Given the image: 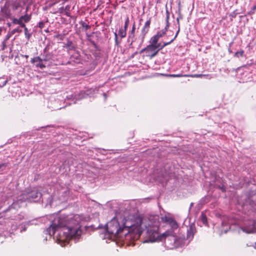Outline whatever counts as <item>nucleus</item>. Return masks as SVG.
Listing matches in <instances>:
<instances>
[{
  "label": "nucleus",
  "mask_w": 256,
  "mask_h": 256,
  "mask_svg": "<svg viewBox=\"0 0 256 256\" xmlns=\"http://www.w3.org/2000/svg\"><path fill=\"white\" fill-rule=\"evenodd\" d=\"M158 215L150 216L148 218H138L134 224H128V222L120 218L122 222L116 218H113L106 225L104 238L114 240L116 238L126 240L138 238L144 231L146 232V236L150 242H154L165 240L166 242H172V246L175 243L176 238L172 231L168 230L162 234L159 232V221Z\"/></svg>",
  "instance_id": "nucleus-1"
},
{
  "label": "nucleus",
  "mask_w": 256,
  "mask_h": 256,
  "mask_svg": "<svg viewBox=\"0 0 256 256\" xmlns=\"http://www.w3.org/2000/svg\"><path fill=\"white\" fill-rule=\"evenodd\" d=\"M80 222L81 218L78 214L70 218L64 216H58L54 218L50 226L44 232L46 234H48L52 236L57 230L62 228L63 236L60 234L58 240L62 246H64L68 244V240L74 239L76 242L80 237Z\"/></svg>",
  "instance_id": "nucleus-2"
},
{
  "label": "nucleus",
  "mask_w": 256,
  "mask_h": 256,
  "mask_svg": "<svg viewBox=\"0 0 256 256\" xmlns=\"http://www.w3.org/2000/svg\"><path fill=\"white\" fill-rule=\"evenodd\" d=\"M41 197V193L38 190L34 189L30 192L22 194L18 200L13 202L12 206L14 208H18L22 206L23 203L26 200L36 202L40 200Z\"/></svg>",
  "instance_id": "nucleus-3"
},
{
  "label": "nucleus",
  "mask_w": 256,
  "mask_h": 256,
  "mask_svg": "<svg viewBox=\"0 0 256 256\" xmlns=\"http://www.w3.org/2000/svg\"><path fill=\"white\" fill-rule=\"evenodd\" d=\"M168 45V43H166L165 42L163 43L162 45H158L157 46L149 44L144 48L142 49L140 53L146 52L148 56L152 58L156 55L159 50Z\"/></svg>",
  "instance_id": "nucleus-4"
},
{
  "label": "nucleus",
  "mask_w": 256,
  "mask_h": 256,
  "mask_svg": "<svg viewBox=\"0 0 256 256\" xmlns=\"http://www.w3.org/2000/svg\"><path fill=\"white\" fill-rule=\"evenodd\" d=\"M241 230L246 234H252L256 232V220H249L244 223L240 228Z\"/></svg>",
  "instance_id": "nucleus-5"
},
{
  "label": "nucleus",
  "mask_w": 256,
  "mask_h": 256,
  "mask_svg": "<svg viewBox=\"0 0 256 256\" xmlns=\"http://www.w3.org/2000/svg\"><path fill=\"white\" fill-rule=\"evenodd\" d=\"M248 205L250 206V208L252 210H256V196H253L251 198H249L244 204L243 206L245 208Z\"/></svg>",
  "instance_id": "nucleus-6"
},
{
  "label": "nucleus",
  "mask_w": 256,
  "mask_h": 256,
  "mask_svg": "<svg viewBox=\"0 0 256 256\" xmlns=\"http://www.w3.org/2000/svg\"><path fill=\"white\" fill-rule=\"evenodd\" d=\"M150 24V19L148 20L144 24V25L142 30V41L140 44V46L142 44L143 42V40L146 33L149 30Z\"/></svg>",
  "instance_id": "nucleus-7"
},
{
  "label": "nucleus",
  "mask_w": 256,
  "mask_h": 256,
  "mask_svg": "<svg viewBox=\"0 0 256 256\" xmlns=\"http://www.w3.org/2000/svg\"><path fill=\"white\" fill-rule=\"evenodd\" d=\"M196 232V228L194 224L190 225L187 229V236L188 238H192Z\"/></svg>",
  "instance_id": "nucleus-8"
},
{
  "label": "nucleus",
  "mask_w": 256,
  "mask_h": 256,
  "mask_svg": "<svg viewBox=\"0 0 256 256\" xmlns=\"http://www.w3.org/2000/svg\"><path fill=\"white\" fill-rule=\"evenodd\" d=\"M159 38L156 36L154 35L153 36L150 40V42L151 45L156 46L158 45H162L161 43H158V41L159 40Z\"/></svg>",
  "instance_id": "nucleus-9"
},
{
  "label": "nucleus",
  "mask_w": 256,
  "mask_h": 256,
  "mask_svg": "<svg viewBox=\"0 0 256 256\" xmlns=\"http://www.w3.org/2000/svg\"><path fill=\"white\" fill-rule=\"evenodd\" d=\"M168 20H167V24L164 29H162V30L158 32L156 34L159 38H160L161 37L163 36L165 34H166V32L167 31V29L168 28Z\"/></svg>",
  "instance_id": "nucleus-10"
},
{
  "label": "nucleus",
  "mask_w": 256,
  "mask_h": 256,
  "mask_svg": "<svg viewBox=\"0 0 256 256\" xmlns=\"http://www.w3.org/2000/svg\"><path fill=\"white\" fill-rule=\"evenodd\" d=\"M42 57L44 62H48L52 59V55L50 53L46 52V48H45L44 50V54L42 55Z\"/></svg>",
  "instance_id": "nucleus-11"
},
{
  "label": "nucleus",
  "mask_w": 256,
  "mask_h": 256,
  "mask_svg": "<svg viewBox=\"0 0 256 256\" xmlns=\"http://www.w3.org/2000/svg\"><path fill=\"white\" fill-rule=\"evenodd\" d=\"M200 220L205 226L207 225V218L204 212H202L200 217Z\"/></svg>",
  "instance_id": "nucleus-12"
},
{
  "label": "nucleus",
  "mask_w": 256,
  "mask_h": 256,
  "mask_svg": "<svg viewBox=\"0 0 256 256\" xmlns=\"http://www.w3.org/2000/svg\"><path fill=\"white\" fill-rule=\"evenodd\" d=\"M135 24H134L132 29L130 31V32L128 36V41H130V39H134V32H135Z\"/></svg>",
  "instance_id": "nucleus-13"
},
{
  "label": "nucleus",
  "mask_w": 256,
  "mask_h": 256,
  "mask_svg": "<svg viewBox=\"0 0 256 256\" xmlns=\"http://www.w3.org/2000/svg\"><path fill=\"white\" fill-rule=\"evenodd\" d=\"M126 30L123 28H120L119 31H118V35L122 38H124L126 36Z\"/></svg>",
  "instance_id": "nucleus-14"
},
{
  "label": "nucleus",
  "mask_w": 256,
  "mask_h": 256,
  "mask_svg": "<svg viewBox=\"0 0 256 256\" xmlns=\"http://www.w3.org/2000/svg\"><path fill=\"white\" fill-rule=\"evenodd\" d=\"M161 219H162V220L163 222H166V223H168V224H170V223L172 222V220H173L172 218H170V217H169V216H162L161 218Z\"/></svg>",
  "instance_id": "nucleus-15"
},
{
  "label": "nucleus",
  "mask_w": 256,
  "mask_h": 256,
  "mask_svg": "<svg viewBox=\"0 0 256 256\" xmlns=\"http://www.w3.org/2000/svg\"><path fill=\"white\" fill-rule=\"evenodd\" d=\"M20 18L22 22H23V21H24L25 22H28L30 20V16H29L27 14H26L24 16H21L20 17Z\"/></svg>",
  "instance_id": "nucleus-16"
},
{
  "label": "nucleus",
  "mask_w": 256,
  "mask_h": 256,
  "mask_svg": "<svg viewBox=\"0 0 256 256\" xmlns=\"http://www.w3.org/2000/svg\"><path fill=\"white\" fill-rule=\"evenodd\" d=\"M169 224L173 230L176 229L178 227L177 222L174 219L172 220Z\"/></svg>",
  "instance_id": "nucleus-17"
},
{
  "label": "nucleus",
  "mask_w": 256,
  "mask_h": 256,
  "mask_svg": "<svg viewBox=\"0 0 256 256\" xmlns=\"http://www.w3.org/2000/svg\"><path fill=\"white\" fill-rule=\"evenodd\" d=\"M12 23L15 24H20L22 22V20H20V18L18 19L16 18H12Z\"/></svg>",
  "instance_id": "nucleus-18"
},
{
  "label": "nucleus",
  "mask_w": 256,
  "mask_h": 256,
  "mask_svg": "<svg viewBox=\"0 0 256 256\" xmlns=\"http://www.w3.org/2000/svg\"><path fill=\"white\" fill-rule=\"evenodd\" d=\"M36 68H39L41 69H43L46 68L45 64H44V62H38L36 65Z\"/></svg>",
  "instance_id": "nucleus-19"
},
{
  "label": "nucleus",
  "mask_w": 256,
  "mask_h": 256,
  "mask_svg": "<svg viewBox=\"0 0 256 256\" xmlns=\"http://www.w3.org/2000/svg\"><path fill=\"white\" fill-rule=\"evenodd\" d=\"M179 31H180V30L178 29V30L177 31V32H176V35L174 36V38H172L170 39V40L168 42H165L166 43H168V44H171L175 39L176 38L178 32H179Z\"/></svg>",
  "instance_id": "nucleus-20"
},
{
  "label": "nucleus",
  "mask_w": 256,
  "mask_h": 256,
  "mask_svg": "<svg viewBox=\"0 0 256 256\" xmlns=\"http://www.w3.org/2000/svg\"><path fill=\"white\" fill-rule=\"evenodd\" d=\"M244 54V51L240 50V52H237L235 53L234 56L238 58H239L240 56H242Z\"/></svg>",
  "instance_id": "nucleus-21"
},
{
  "label": "nucleus",
  "mask_w": 256,
  "mask_h": 256,
  "mask_svg": "<svg viewBox=\"0 0 256 256\" xmlns=\"http://www.w3.org/2000/svg\"><path fill=\"white\" fill-rule=\"evenodd\" d=\"M22 32V30L18 28H14V29L12 32H11V33L12 34H16V32H18V33H20L21 32Z\"/></svg>",
  "instance_id": "nucleus-22"
},
{
  "label": "nucleus",
  "mask_w": 256,
  "mask_h": 256,
  "mask_svg": "<svg viewBox=\"0 0 256 256\" xmlns=\"http://www.w3.org/2000/svg\"><path fill=\"white\" fill-rule=\"evenodd\" d=\"M82 28H85L86 30H88L90 28V26L89 25L87 24L86 23L84 22H82Z\"/></svg>",
  "instance_id": "nucleus-23"
},
{
  "label": "nucleus",
  "mask_w": 256,
  "mask_h": 256,
  "mask_svg": "<svg viewBox=\"0 0 256 256\" xmlns=\"http://www.w3.org/2000/svg\"><path fill=\"white\" fill-rule=\"evenodd\" d=\"M114 40H115V43L116 46H118L119 44V42L118 41V34L116 32L114 33Z\"/></svg>",
  "instance_id": "nucleus-24"
},
{
  "label": "nucleus",
  "mask_w": 256,
  "mask_h": 256,
  "mask_svg": "<svg viewBox=\"0 0 256 256\" xmlns=\"http://www.w3.org/2000/svg\"><path fill=\"white\" fill-rule=\"evenodd\" d=\"M128 24H129V18L128 17H127V18H126V22H125L124 26V28L126 30L128 26Z\"/></svg>",
  "instance_id": "nucleus-25"
},
{
  "label": "nucleus",
  "mask_w": 256,
  "mask_h": 256,
  "mask_svg": "<svg viewBox=\"0 0 256 256\" xmlns=\"http://www.w3.org/2000/svg\"><path fill=\"white\" fill-rule=\"evenodd\" d=\"M20 26L22 28H24V31H26V32H28V28L26 27V24H24L22 22L20 24Z\"/></svg>",
  "instance_id": "nucleus-26"
},
{
  "label": "nucleus",
  "mask_w": 256,
  "mask_h": 256,
  "mask_svg": "<svg viewBox=\"0 0 256 256\" xmlns=\"http://www.w3.org/2000/svg\"><path fill=\"white\" fill-rule=\"evenodd\" d=\"M30 62L32 63V64H34L36 62L38 63V60H37V56L36 57H34V58H32L30 60Z\"/></svg>",
  "instance_id": "nucleus-27"
},
{
  "label": "nucleus",
  "mask_w": 256,
  "mask_h": 256,
  "mask_svg": "<svg viewBox=\"0 0 256 256\" xmlns=\"http://www.w3.org/2000/svg\"><path fill=\"white\" fill-rule=\"evenodd\" d=\"M12 33H10V34H8L6 36V38H5V39L4 41V42H6L8 40L10 39V36H12Z\"/></svg>",
  "instance_id": "nucleus-28"
},
{
  "label": "nucleus",
  "mask_w": 256,
  "mask_h": 256,
  "mask_svg": "<svg viewBox=\"0 0 256 256\" xmlns=\"http://www.w3.org/2000/svg\"><path fill=\"white\" fill-rule=\"evenodd\" d=\"M24 34L26 36V37L29 40L30 37L31 36V34L28 32L24 31Z\"/></svg>",
  "instance_id": "nucleus-29"
},
{
  "label": "nucleus",
  "mask_w": 256,
  "mask_h": 256,
  "mask_svg": "<svg viewBox=\"0 0 256 256\" xmlns=\"http://www.w3.org/2000/svg\"><path fill=\"white\" fill-rule=\"evenodd\" d=\"M44 25V23L43 22H40L38 23V26L40 28H42Z\"/></svg>",
  "instance_id": "nucleus-30"
},
{
  "label": "nucleus",
  "mask_w": 256,
  "mask_h": 256,
  "mask_svg": "<svg viewBox=\"0 0 256 256\" xmlns=\"http://www.w3.org/2000/svg\"><path fill=\"white\" fill-rule=\"evenodd\" d=\"M37 60L38 62H44L43 57L41 58L40 56H37Z\"/></svg>",
  "instance_id": "nucleus-31"
},
{
  "label": "nucleus",
  "mask_w": 256,
  "mask_h": 256,
  "mask_svg": "<svg viewBox=\"0 0 256 256\" xmlns=\"http://www.w3.org/2000/svg\"><path fill=\"white\" fill-rule=\"evenodd\" d=\"M6 46V42L4 41L2 42V50H4Z\"/></svg>",
  "instance_id": "nucleus-32"
},
{
  "label": "nucleus",
  "mask_w": 256,
  "mask_h": 256,
  "mask_svg": "<svg viewBox=\"0 0 256 256\" xmlns=\"http://www.w3.org/2000/svg\"><path fill=\"white\" fill-rule=\"evenodd\" d=\"M170 76H172V77H180V76H182V75H180V74H171Z\"/></svg>",
  "instance_id": "nucleus-33"
},
{
  "label": "nucleus",
  "mask_w": 256,
  "mask_h": 256,
  "mask_svg": "<svg viewBox=\"0 0 256 256\" xmlns=\"http://www.w3.org/2000/svg\"><path fill=\"white\" fill-rule=\"evenodd\" d=\"M133 42H134V40H133V39H132L131 42H130V46H129L130 48H132Z\"/></svg>",
  "instance_id": "nucleus-34"
},
{
  "label": "nucleus",
  "mask_w": 256,
  "mask_h": 256,
  "mask_svg": "<svg viewBox=\"0 0 256 256\" xmlns=\"http://www.w3.org/2000/svg\"><path fill=\"white\" fill-rule=\"evenodd\" d=\"M227 227L228 228H226V230H224V231L225 232H226L228 228H230V227H229V226L228 225L227 226Z\"/></svg>",
  "instance_id": "nucleus-35"
},
{
  "label": "nucleus",
  "mask_w": 256,
  "mask_h": 256,
  "mask_svg": "<svg viewBox=\"0 0 256 256\" xmlns=\"http://www.w3.org/2000/svg\"><path fill=\"white\" fill-rule=\"evenodd\" d=\"M69 9H70V6H66V8H65L66 10H69Z\"/></svg>",
  "instance_id": "nucleus-36"
},
{
  "label": "nucleus",
  "mask_w": 256,
  "mask_h": 256,
  "mask_svg": "<svg viewBox=\"0 0 256 256\" xmlns=\"http://www.w3.org/2000/svg\"><path fill=\"white\" fill-rule=\"evenodd\" d=\"M222 226H224V225H226V222H222Z\"/></svg>",
  "instance_id": "nucleus-37"
},
{
  "label": "nucleus",
  "mask_w": 256,
  "mask_h": 256,
  "mask_svg": "<svg viewBox=\"0 0 256 256\" xmlns=\"http://www.w3.org/2000/svg\"><path fill=\"white\" fill-rule=\"evenodd\" d=\"M22 57H24V58H28V55H22Z\"/></svg>",
  "instance_id": "nucleus-38"
},
{
  "label": "nucleus",
  "mask_w": 256,
  "mask_h": 256,
  "mask_svg": "<svg viewBox=\"0 0 256 256\" xmlns=\"http://www.w3.org/2000/svg\"><path fill=\"white\" fill-rule=\"evenodd\" d=\"M103 96H104V98H105V99H106V98H107V97H106V93H104V94H103Z\"/></svg>",
  "instance_id": "nucleus-39"
},
{
  "label": "nucleus",
  "mask_w": 256,
  "mask_h": 256,
  "mask_svg": "<svg viewBox=\"0 0 256 256\" xmlns=\"http://www.w3.org/2000/svg\"><path fill=\"white\" fill-rule=\"evenodd\" d=\"M6 82H7V80H5V81L4 82V84H2V86H5V85L6 84Z\"/></svg>",
  "instance_id": "nucleus-40"
},
{
  "label": "nucleus",
  "mask_w": 256,
  "mask_h": 256,
  "mask_svg": "<svg viewBox=\"0 0 256 256\" xmlns=\"http://www.w3.org/2000/svg\"><path fill=\"white\" fill-rule=\"evenodd\" d=\"M72 44V42H68V46H70Z\"/></svg>",
  "instance_id": "nucleus-41"
},
{
  "label": "nucleus",
  "mask_w": 256,
  "mask_h": 256,
  "mask_svg": "<svg viewBox=\"0 0 256 256\" xmlns=\"http://www.w3.org/2000/svg\"><path fill=\"white\" fill-rule=\"evenodd\" d=\"M8 26H10L11 25H10V23H8Z\"/></svg>",
  "instance_id": "nucleus-42"
},
{
  "label": "nucleus",
  "mask_w": 256,
  "mask_h": 256,
  "mask_svg": "<svg viewBox=\"0 0 256 256\" xmlns=\"http://www.w3.org/2000/svg\"><path fill=\"white\" fill-rule=\"evenodd\" d=\"M169 36H170V34L166 35V37H167L168 38Z\"/></svg>",
  "instance_id": "nucleus-43"
},
{
  "label": "nucleus",
  "mask_w": 256,
  "mask_h": 256,
  "mask_svg": "<svg viewBox=\"0 0 256 256\" xmlns=\"http://www.w3.org/2000/svg\"><path fill=\"white\" fill-rule=\"evenodd\" d=\"M22 230H26V228H24V229ZM21 232H22V230H21Z\"/></svg>",
  "instance_id": "nucleus-44"
},
{
  "label": "nucleus",
  "mask_w": 256,
  "mask_h": 256,
  "mask_svg": "<svg viewBox=\"0 0 256 256\" xmlns=\"http://www.w3.org/2000/svg\"><path fill=\"white\" fill-rule=\"evenodd\" d=\"M177 21L178 22V21H179L178 18H177Z\"/></svg>",
  "instance_id": "nucleus-45"
},
{
  "label": "nucleus",
  "mask_w": 256,
  "mask_h": 256,
  "mask_svg": "<svg viewBox=\"0 0 256 256\" xmlns=\"http://www.w3.org/2000/svg\"><path fill=\"white\" fill-rule=\"evenodd\" d=\"M200 75H196V76H200Z\"/></svg>",
  "instance_id": "nucleus-46"
}]
</instances>
